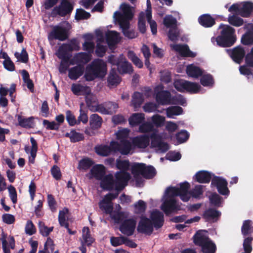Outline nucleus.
<instances>
[{
  "mask_svg": "<svg viewBox=\"0 0 253 253\" xmlns=\"http://www.w3.org/2000/svg\"><path fill=\"white\" fill-rule=\"evenodd\" d=\"M157 174L156 169L151 165L147 166L143 163V179H152Z\"/></svg>",
  "mask_w": 253,
  "mask_h": 253,
  "instance_id": "nucleus-37",
  "label": "nucleus"
},
{
  "mask_svg": "<svg viewBox=\"0 0 253 253\" xmlns=\"http://www.w3.org/2000/svg\"><path fill=\"white\" fill-rule=\"evenodd\" d=\"M200 83L204 86H212L214 84L213 77L211 74L202 75Z\"/></svg>",
  "mask_w": 253,
  "mask_h": 253,
  "instance_id": "nucleus-55",
  "label": "nucleus"
},
{
  "mask_svg": "<svg viewBox=\"0 0 253 253\" xmlns=\"http://www.w3.org/2000/svg\"><path fill=\"white\" fill-rule=\"evenodd\" d=\"M108 60L111 64L116 65L119 72L121 74L130 73L132 72L131 64L126 61L123 55H121L118 59L111 55L109 56Z\"/></svg>",
  "mask_w": 253,
  "mask_h": 253,
  "instance_id": "nucleus-8",
  "label": "nucleus"
},
{
  "mask_svg": "<svg viewBox=\"0 0 253 253\" xmlns=\"http://www.w3.org/2000/svg\"><path fill=\"white\" fill-rule=\"evenodd\" d=\"M96 34L97 39L95 53L98 56L102 57L107 50L106 44L107 43L105 42L103 35L100 31L97 32Z\"/></svg>",
  "mask_w": 253,
  "mask_h": 253,
  "instance_id": "nucleus-17",
  "label": "nucleus"
},
{
  "mask_svg": "<svg viewBox=\"0 0 253 253\" xmlns=\"http://www.w3.org/2000/svg\"><path fill=\"white\" fill-rule=\"evenodd\" d=\"M161 209L166 215L180 210V206L174 198H166L161 206Z\"/></svg>",
  "mask_w": 253,
  "mask_h": 253,
  "instance_id": "nucleus-11",
  "label": "nucleus"
},
{
  "mask_svg": "<svg viewBox=\"0 0 253 253\" xmlns=\"http://www.w3.org/2000/svg\"><path fill=\"white\" fill-rule=\"evenodd\" d=\"M68 210L67 208H64L59 211L58 215V221L60 225L65 228L68 227Z\"/></svg>",
  "mask_w": 253,
  "mask_h": 253,
  "instance_id": "nucleus-45",
  "label": "nucleus"
},
{
  "mask_svg": "<svg viewBox=\"0 0 253 253\" xmlns=\"http://www.w3.org/2000/svg\"><path fill=\"white\" fill-rule=\"evenodd\" d=\"M68 49L70 51L78 50L80 49V43L76 40H72L70 43L62 45V49Z\"/></svg>",
  "mask_w": 253,
  "mask_h": 253,
  "instance_id": "nucleus-57",
  "label": "nucleus"
},
{
  "mask_svg": "<svg viewBox=\"0 0 253 253\" xmlns=\"http://www.w3.org/2000/svg\"><path fill=\"white\" fill-rule=\"evenodd\" d=\"M120 11L114 14V18L118 22L122 29L124 35L128 38L135 37V33L129 30V21L132 19L134 8L128 4L124 3L120 6Z\"/></svg>",
  "mask_w": 253,
  "mask_h": 253,
  "instance_id": "nucleus-2",
  "label": "nucleus"
},
{
  "mask_svg": "<svg viewBox=\"0 0 253 253\" xmlns=\"http://www.w3.org/2000/svg\"><path fill=\"white\" fill-rule=\"evenodd\" d=\"M147 22L150 25L152 34L156 35L157 33V24L156 21L152 19V14L149 13L146 15Z\"/></svg>",
  "mask_w": 253,
  "mask_h": 253,
  "instance_id": "nucleus-60",
  "label": "nucleus"
},
{
  "mask_svg": "<svg viewBox=\"0 0 253 253\" xmlns=\"http://www.w3.org/2000/svg\"><path fill=\"white\" fill-rule=\"evenodd\" d=\"M151 145L152 148H156L162 141L161 136L156 132H153L150 135Z\"/></svg>",
  "mask_w": 253,
  "mask_h": 253,
  "instance_id": "nucleus-58",
  "label": "nucleus"
},
{
  "mask_svg": "<svg viewBox=\"0 0 253 253\" xmlns=\"http://www.w3.org/2000/svg\"><path fill=\"white\" fill-rule=\"evenodd\" d=\"M116 167L120 170L115 173V179L111 174L105 176L100 182L101 187L104 189L120 191L126 185L130 175L126 171L129 169L130 165L127 160L117 159Z\"/></svg>",
  "mask_w": 253,
  "mask_h": 253,
  "instance_id": "nucleus-1",
  "label": "nucleus"
},
{
  "mask_svg": "<svg viewBox=\"0 0 253 253\" xmlns=\"http://www.w3.org/2000/svg\"><path fill=\"white\" fill-rule=\"evenodd\" d=\"M220 35L216 38L217 44L223 47L231 46L236 41L235 30L228 25L221 24Z\"/></svg>",
  "mask_w": 253,
  "mask_h": 253,
  "instance_id": "nucleus-4",
  "label": "nucleus"
},
{
  "mask_svg": "<svg viewBox=\"0 0 253 253\" xmlns=\"http://www.w3.org/2000/svg\"><path fill=\"white\" fill-rule=\"evenodd\" d=\"M106 42L109 47L112 49L115 45L117 44L121 40V37L118 33L114 31H109L105 34Z\"/></svg>",
  "mask_w": 253,
  "mask_h": 253,
  "instance_id": "nucleus-26",
  "label": "nucleus"
},
{
  "mask_svg": "<svg viewBox=\"0 0 253 253\" xmlns=\"http://www.w3.org/2000/svg\"><path fill=\"white\" fill-rule=\"evenodd\" d=\"M118 193L108 194L104 196L99 203L100 209L106 213L110 214L112 218H113L116 223H119L124 216V213L123 212H117V213H114L112 212L113 204L111 201L112 200L116 198L118 196Z\"/></svg>",
  "mask_w": 253,
  "mask_h": 253,
  "instance_id": "nucleus-5",
  "label": "nucleus"
},
{
  "mask_svg": "<svg viewBox=\"0 0 253 253\" xmlns=\"http://www.w3.org/2000/svg\"><path fill=\"white\" fill-rule=\"evenodd\" d=\"M30 141L32 144L31 150L28 146H25V151L27 154H30L29 156V163L34 164L37 155L38 146L36 141L33 137H31Z\"/></svg>",
  "mask_w": 253,
  "mask_h": 253,
  "instance_id": "nucleus-29",
  "label": "nucleus"
},
{
  "mask_svg": "<svg viewBox=\"0 0 253 253\" xmlns=\"http://www.w3.org/2000/svg\"><path fill=\"white\" fill-rule=\"evenodd\" d=\"M102 123V119L97 114H92L89 118L90 127H87L84 130L85 134L88 135H92L94 134V130L101 127Z\"/></svg>",
  "mask_w": 253,
  "mask_h": 253,
  "instance_id": "nucleus-13",
  "label": "nucleus"
},
{
  "mask_svg": "<svg viewBox=\"0 0 253 253\" xmlns=\"http://www.w3.org/2000/svg\"><path fill=\"white\" fill-rule=\"evenodd\" d=\"M2 247L4 253H10L9 248L13 249L14 246V240L13 237H10L9 239L8 243L6 240L5 236H3L1 238Z\"/></svg>",
  "mask_w": 253,
  "mask_h": 253,
  "instance_id": "nucleus-47",
  "label": "nucleus"
},
{
  "mask_svg": "<svg viewBox=\"0 0 253 253\" xmlns=\"http://www.w3.org/2000/svg\"><path fill=\"white\" fill-rule=\"evenodd\" d=\"M170 104L180 105L184 106L186 104V101L183 96L181 94H178L174 96L171 95Z\"/></svg>",
  "mask_w": 253,
  "mask_h": 253,
  "instance_id": "nucleus-52",
  "label": "nucleus"
},
{
  "mask_svg": "<svg viewBox=\"0 0 253 253\" xmlns=\"http://www.w3.org/2000/svg\"><path fill=\"white\" fill-rule=\"evenodd\" d=\"M241 43L245 45L251 46L253 45V33L247 31L243 34L241 39Z\"/></svg>",
  "mask_w": 253,
  "mask_h": 253,
  "instance_id": "nucleus-51",
  "label": "nucleus"
},
{
  "mask_svg": "<svg viewBox=\"0 0 253 253\" xmlns=\"http://www.w3.org/2000/svg\"><path fill=\"white\" fill-rule=\"evenodd\" d=\"M164 88L163 85H158L154 88L156 102L161 105H169L171 94L170 91Z\"/></svg>",
  "mask_w": 253,
  "mask_h": 253,
  "instance_id": "nucleus-9",
  "label": "nucleus"
},
{
  "mask_svg": "<svg viewBox=\"0 0 253 253\" xmlns=\"http://www.w3.org/2000/svg\"><path fill=\"white\" fill-rule=\"evenodd\" d=\"M154 224L150 220L143 216V234L150 235L153 231Z\"/></svg>",
  "mask_w": 253,
  "mask_h": 253,
  "instance_id": "nucleus-53",
  "label": "nucleus"
},
{
  "mask_svg": "<svg viewBox=\"0 0 253 253\" xmlns=\"http://www.w3.org/2000/svg\"><path fill=\"white\" fill-rule=\"evenodd\" d=\"M82 246L80 247V250L82 253H86L85 245L89 246L94 241V239L91 236L89 233V229L88 227H84L82 229V236L80 239ZM72 253H78L77 252H73Z\"/></svg>",
  "mask_w": 253,
  "mask_h": 253,
  "instance_id": "nucleus-14",
  "label": "nucleus"
},
{
  "mask_svg": "<svg viewBox=\"0 0 253 253\" xmlns=\"http://www.w3.org/2000/svg\"><path fill=\"white\" fill-rule=\"evenodd\" d=\"M201 88V85L198 83L187 81L185 91L190 93H197Z\"/></svg>",
  "mask_w": 253,
  "mask_h": 253,
  "instance_id": "nucleus-54",
  "label": "nucleus"
},
{
  "mask_svg": "<svg viewBox=\"0 0 253 253\" xmlns=\"http://www.w3.org/2000/svg\"><path fill=\"white\" fill-rule=\"evenodd\" d=\"M73 6L69 1L63 0L60 4L55 7L52 10L53 14H58L61 16L70 13L73 10Z\"/></svg>",
  "mask_w": 253,
  "mask_h": 253,
  "instance_id": "nucleus-15",
  "label": "nucleus"
},
{
  "mask_svg": "<svg viewBox=\"0 0 253 253\" xmlns=\"http://www.w3.org/2000/svg\"><path fill=\"white\" fill-rule=\"evenodd\" d=\"M245 50L241 46L235 47L232 50L230 56L232 59L237 63L240 64L245 56Z\"/></svg>",
  "mask_w": 253,
  "mask_h": 253,
  "instance_id": "nucleus-28",
  "label": "nucleus"
},
{
  "mask_svg": "<svg viewBox=\"0 0 253 253\" xmlns=\"http://www.w3.org/2000/svg\"><path fill=\"white\" fill-rule=\"evenodd\" d=\"M210 204L214 207H220L222 202V198L216 193H213L209 197Z\"/></svg>",
  "mask_w": 253,
  "mask_h": 253,
  "instance_id": "nucleus-56",
  "label": "nucleus"
},
{
  "mask_svg": "<svg viewBox=\"0 0 253 253\" xmlns=\"http://www.w3.org/2000/svg\"><path fill=\"white\" fill-rule=\"evenodd\" d=\"M96 153L102 156H107L117 151H119L118 144L114 141H111L110 146L105 145L97 146L95 148Z\"/></svg>",
  "mask_w": 253,
  "mask_h": 253,
  "instance_id": "nucleus-12",
  "label": "nucleus"
},
{
  "mask_svg": "<svg viewBox=\"0 0 253 253\" xmlns=\"http://www.w3.org/2000/svg\"><path fill=\"white\" fill-rule=\"evenodd\" d=\"M71 90L73 93L77 95H84L86 93L90 91V88L88 87L76 84H73L72 85Z\"/></svg>",
  "mask_w": 253,
  "mask_h": 253,
  "instance_id": "nucleus-40",
  "label": "nucleus"
},
{
  "mask_svg": "<svg viewBox=\"0 0 253 253\" xmlns=\"http://www.w3.org/2000/svg\"><path fill=\"white\" fill-rule=\"evenodd\" d=\"M107 71L106 62L101 59H95L86 66L84 78L88 81H92L97 78H103Z\"/></svg>",
  "mask_w": 253,
  "mask_h": 253,
  "instance_id": "nucleus-3",
  "label": "nucleus"
},
{
  "mask_svg": "<svg viewBox=\"0 0 253 253\" xmlns=\"http://www.w3.org/2000/svg\"><path fill=\"white\" fill-rule=\"evenodd\" d=\"M211 185L216 187L218 193L223 196H228L229 195L230 191L227 187L228 182L227 180L221 177L214 176L211 179Z\"/></svg>",
  "mask_w": 253,
  "mask_h": 253,
  "instance_id": "nucleus-10",
  "label": "nucleus"
},
{
  "mask_svg": "<svg viewBox=\"0 0 253 253\" xmlns=\"http://www.w3.org/2000/svg\"><path fill=\"white\" fill-rule=\"evenodd\" d=\"M187 82L182 79L175 80L173 83L174 87L178 91L184 92L186 89Z\"/></svg>",
  "mask_w": 253,
  "mask_h": 253,
  "instance_id": "nucleus-61",
  "label": "nucleus"
},
{
  "mask_svg": "<svg viewBox=\"0 0 253 253\" xmlns=\"http://www.w3.org/2000/svg\"><path fill=\"white\" fill-rule=\"evenodd\" d=\"M221 213L218 210L213 208L206 210L202 214L203 218L206 222H216L221 216Z\"/></svg>",
  "mask_w": 253,
  "mask_h": 253,
  "instance_id": "nucleus-19",
  "label": "nucleus"
},
{
  "mask_svg": "<svg viewBox=\"0 0 253 253\" xmlns=\"http://www.w3.org/2000/svg\"><path fill=\"white\" fill-rule=\"evenodd\" d=\"M172 48L183 57H194L196 56V54L190 50L187 44H176L173 45Z\"/></svg>",
  "mask_w": 253,
  "mask_h": 253,
  "instance_id": "nucleus-25",
  "label": "nucleus"
},
{
  "mask_svg": "<svg viewBox=\"0 0 253 253\" xmlns=\"http://www.w3.org/2000/svg\"><path fill=\"white\" fill-rule=\"evenodd\" d=\"M253 10V3L250 1L243 2L240 9V15L243 17H248Z\"/></svg>",
  "mask_w": 253,
  "mask_h": 253,
  "instance_id": "nucleus-35",
  "label": "nucleus"
},
{
  "mask_svg": "<svg viewBox=\"0 0 253 253\" xmlns=\"http://www.w3.org/2000/svg\"><path fill=\"white\" fill-rule=\"evenodd\" d=\"M142 115L140 113L133 114L129 119V124L132 126H139V131H141L142 127Z\"/></svg>",
  "mask_w": 253,
  "mask_h": 253,
  "instance_id": "nucleus-42",
  "label": "nucleus"
},
{
  "mask_svg": "<svg viewBox=\"0 0 253 253\" xmlns=\"http://www.w3.org/2000/svg\"><path fill=\"white\" fill-rule=\"evenodd\" d=\"M176 20L170 15H166L163 19V24L167 28H172L176 25Z\"/></svg>",
  "mask_w": 253,
  "mask_h": 253,
  "instance_id": "nucleus-62",
  "label": "nucleus"
},
{
  "mask_svg": "<svg viewBox=\"0 0 253 253\" xmlns=\"http://www.w3.org/2000/svg\"><path fill=\"white\" fill-rule=\"evenodd\" d=\"M131 173L133 175V180L137 185H140L141 183L142 175V164L134 163L131 166Z\"/></svg>",
  "mask_w": 253,
  "mask_h": 253,
  "instance_id": "nucleus-22",
  "label": "nucleus"
},
{
  "mask_svg": "<svg viewBox=\"0 0 253 253\" xmlns=\"http://www.w3.org/2000/svg\"><path fill=\"white\" fill-rule=\"evenodd\" d=\"M39 227L40 233L44 236H47L53 229V227H48L45 226L42 221L39 222Z\"/></svg>",
  "mask_w": 253,
  "mask_h": 253,
  "instance_id": "nucleus-64",
  "label": "nucleus"
},
{
  "mask_svg": "<svg viewBox=\"0 0 253 253\" xmlns=\"http://www.w3.org/2000/svg\"><path fill=\"white\" fill-rule=\"evenodd\" d=\"M121 81L115 70L112 69L108 78V83L110 86L117 85Z\"/></svg>",
  "mask_w": 253,
  "mask_h": 253,
  "instance_id": "nucleus-48",
  "label": "nucleus"
},
{
  "mask_svg": "<svg viewBox=\"0 0 253 253\" xmlns=\"http://www.w3.org/2000/svg\"><path fill=\"white\" fill-rule=\"evenodd\" d=\"M83 37L84 39V42L83 44V49L90 54L93 52L94 48L93 35L91 34H87L84 35Z\"/></svg>",
  "mask_w": 253,
  "mask_h": 253,
  "instance_id": "nucleus-30",
  "label": "nucleus"
},
{
  "mask_svg": "<svg viewBox=\"0 0 253 253\" xmlns=\"http://www.w3.org/2000/svg\"><path fill=\"white\" fill-rule=\"evenodd\" d=\"M229 24L235 27H240L243 25L244 20L235 14H230L228 17Z\"/></svg>",
  "mask_w": 253,
  "mask_h": 253,
  "instance_id": "nucleus-50",
  "label": "nucleus"
},
{
  "mask_svg": "<svg viewBox=\"0 0 253 253\" xmlns=\"http://www.w3.org/2000/svg\"><path fill=\"white\" fill-rule=\"evenodd\" d=\"M190 184L185 181L180 184V187L177 188L178 192V196L180 197L181 200L183 202H187L190 198Z\"/></svg>",
  "mask_w": 253,
  "mask_h": 253,
  "instance_id": "nucleus-27",
  "label": "nucleus"
},
{
  "mask_svg": "<svg viewBox=\"0 0 253 253\" xmlns=\"http://www.w3.org/2000/svg\"><path fill=\"white\" fill-rule=\"evenodd\" d=\"M105 174V167L102 165L98 164L91 168L90 172L87 174V176L90 179L94 178L97 180L102 179L101 180H102L105 177H104Z\"/></svg>",
  "mask_w": 253,
  "mask_h": 253,
  "instance_id": "nucleus-16",
  "label": "nucleus"
},
{
  "mask_svg": "<svg viewBox=\"0 0 253 253\" xmlns=\"http://www.w3.org/2000/svg\"><path fill=\"white\" fill-rule=\"evenodd\" d=\"M65 136L69 137L72 142H76L84 139L83 134L77 132L76 130H72L69 132L65 134Z\"/></svg>",
  "mask_w": 253,
  "mask_h": 253,
  "instance_id": "nucleus-46",
  "label": "nucleus"
},
{
  "mask_svg": "<svg viewBox=\"0 0 253 253\" xmlns=\"http://www.w3.org/2000/svg\"><path fill=\"white\" fill-rule=\"evenodd\" d=\"M186 73L189 77L198 78L202 76L203 71L200 68L191 64L187 67Z\"/></svg>",
  "mask_w": 253,
  "mask_h": 253,
  "instance_id": "nucleus-36",
  "label": "nucleus"
},
{
  "mask_svg": "<svg viewBox=\"0 0 253 253\" xmlns=\"http://www.w3.org/2000/svg\"><path fill=\"white\" fill-rule=\"evenodd\" d=\"M150 218V220L154 224V227L157 229L162 227L164 224V214L157 210H155L151 212Z\"/></svg>",
  "mask_w": 253,
  "mask_h": 253,
  "instance_id": "nucleus-21",
  "label": "nucleus"
},
{
  "mask_svg": "<svg viewBox=\"0 0 253 253\" xmlns=\"http://www.w3.org/2000/svg\"><path fill=\"white\" fill-rule=\"evenodd\" d=\"M189 134L185 130H182L176 134V138L179 143L185 142L189 138Z\"/></svg>",
  "mask_w": 253,
  "mask_h": 253,
  "instance_id": "nucleus-63",
  "label": "nucleus"
},
{
  "mask_svg": "<svg viewBox=\"0 0 253 253\" xmlns=\"http://www.w3.org/2000/svg\"><path fill=\"white\" fill-rule=\"evenodd\" d=\"M136 222L132 219L125 220L120 226L121 232L126 235L130 236L133 234L135 228Z\"/></svg>",
  "mask_w": 253,
  "mask_h": 253,
  "instance_id": "nucleus-23",
  "label": "nucleus"
},
{
  "mask_svg": "<svg viewBox=\"0 0 253 253\" xmlns=\"http://www.w3.org/2000/svg\"><path fill=\"white\" fill-rule=\"evenodd\" d=\"M199 23L206 28L211 27L215 23V19L210 14H205L198 18Z\"/></svg>",
  "mask_w": 253,
  "mask_h": 253,
  "instance_id": "nucleus-33",
  "label": "nucleus"
},
{
  "mask_svg": "<svg viewBox=\"0 0 253 253\" xmlns=\"http://www.w3.org/2000/svg\"><path fill=\"white\" fill-rule=\"evenodd\" d=\"M134 212L136 214H138V217L141 219L139 225L137 228V230L139 232L142 231V228L141 227V221L142 220V201L139 200L134 205Z\"/></svg>",
  "mask_w": 253,
  "mask_h": 253,
  "instance_id": "nucleus-41",
  "label": "nucleus"
},
{
  "mask_svg": "<svg viewBox=\"0 0 253 253\" xmlns=\"http://www.w3.org/2000/svg\"><path fill=\"white\" fill-rule=\"evenodd\" d=\"M84 95L88 107L92 111H96L97 106L99 105L97 103L96 96L91 94L90 91L88 93H86Z\"/></svg>",
  "mask_w": 253,
  "mask_h": 253,
  "instance_id": "nucleus-39",
  "label": "nucleus"
},
{
  "mask_svg": "<svg viewBox=\"0 0 253 253\" xmlns=\"http://www.w3.org/2000/svg\"><path fill=\"white\" fill-rule=\"evenodd\" d=\"M201 247L203 253H215L216 250L215 244L211 239Z\"/></svg>",
  "mask_w": 253,
  "mask_h": 253,
  "instance_id": "nucleus-43",
  "label": "nucleus"
},
{
  "mask_svg": "<svg viewBox=\"0 0 253 253\" xmlns=\"http://www.w3.org/2000/svg\"><path fill=\"white\" fill-rule=\"evenodd\" d=\"M17 119L19 125L23 127L32 128L35 126V118L33 117L25 118L18 115L17 116Z\"/></svg>",
  "mask_w": 253,
  "mask_h": 253,
  "instance_id": "nucleus-34",
  "label": "nucleus"
},
{
  "mask_svg": "<svg viewBox=\"0 0 253 253\" xmlns=\"http://www.w3.org/2000/svg\"><path fill=\"white\" fill-rule=\"evenodd\" d=\"M165 118L160 115H154L152 117V123L157 127H160L164 126Z\"/></svg>",
  "mask_w": 253,
  "mask_h": 253,
  "instance_id": "nucleus-59",
  "label": "nucleus"
},
{
  "mask_svg": "<svg viewBox=\"0 0 253 253\" xmlns=\"http://www.w3.org/2000/svg\"><path fill=\"white\" fill-rule=\"evenodd\" d=\"M69 78L72 80H76L81 77L84 73V66L78 65L70 68L68 70Z\"/></svg>",
  "mask_w": 253,
  "mask_h": 253,
  "instance_id": "nucleus-32",
  "label": "nucleus"
},
{
  "mask_svg": "<svg viewBox=\"0 0 253 253\" xmlns=\"http://www.w3.org/2000/svg\"><path fill=\"white\" fill-rule=\"evenodd\" d=\"M207 231L205 230L197 231L193 237V243L196 246L201 247L210 239L206 234Z\"/></svg>",
  "mask_w": 253,
  "mask_h": 253,
  "instance_id": "nucleus-24",
  "label": "nucleus"
},
{
  "mask_svg": "<svg viewBox=\"0 0 253 253\" xmlns=\"http://www.w3.org/2000/svg\"><path fill=\"white\" fill-rule=\"evenodd\" d=\"M71 26L69 23L63 22L53 28L48 38L49 39H55L61 41H64L68 38V32Z\"/></svg>",
  "mask_w": 253,
  "mask_h": 253,
  "instance_id": "nucleus-7",
  "label": "nucleus"
},
{
  "mask_svg": "<svg viewBox=\"0 0 253 253\" xmlns=\"http://www.w3.org/2000/svg\"><path fill=\"white\" fill-rule=\"evenodd\" d=\"M119 105L115 102H108L97 106L96 111L104 114H112L116 112Z\"/></svg>",
  "mask_w": 253,
  "mask_h": 253,
  "instance_id": "nucleus-20",
  "label": "nucleus"
},
{
  "mask_svg": "<svg viewBox=\"0 0 253 253\" xmlns=\"http://www.w3.org/2000/svg\"><path fill=\"white\" fill-rule=\"evenodd\" d=\"M92 58V55L90 53L80 52L76 54L73 58L70 61V65L79 64L84 66V64L88 63Z\"/></svg>",
  "mask_w": 253,
  "mask_h": 253,
  "instance_id": "nucleus-18",
  "label": "nucleus"
},
{
  "mask_svg": "<svg viewBox=\"0 0 253 253\" xmlns=\"http://www.w3.org/2000/svg\"><path fill=\"white\" fill-rule=\"evenodd\" d=\"M242 234L244 236L251 235L253 232V227L252 225V221L248 219L244 221L241 228Z\"/></svg>",
  "mask_w": 253,
  "mask_h": 253,
  "instance_id": "nucleus-44",
  "label": "nucleus"
},
{
  "mask_svg": "<svg viewBox=\"0 0 253 253\" xmlns=\"http://www.w3.org/2000/svg\"><path fill=\"white\" fill-rule=\"evenodd\" d=\"M119 147V151L122 154L126 155L130 153L132 145L126 139L129 134V130L126 128L119 130L116 133Z\"/></svg>",
  "mask_w": 253,
  "mask_h": 253,
  "instance_id": "nucleus-6",
  "label": "nucleus"
},
{
  "mask_svg": "<svg viewBox=\"0 0 253 253\" xmlns=\"http://www.w3.org/2000/svg\"><path fill=\"white\" fill-rule=\"evenodd\" d=\"M167 116L168 118H172L174 115H180L183 113V109L178 106H171L167 109Z\"/></svg>",
  "mask_w": 253,
  "mask_h": 253,
  "instance_id": "nucleus-49",
  "label": "nucleus"
},
{
  "mask_svg": "<svg viewBox=\"0 0 253 253\" xmlns=\"http://www.w3.org/2000/svg\"><path fill=\"white\" fill-rule=\"evenodd\" d=\"M142 103V94L140 92H135L132 96L130 106L134 111H137L140 108Z\"/></svg>",
  "mask_w": 253,
  "mask_h": 253,
  "instance_id": "nucleus-38",
  "label": "nucleus"
},
{
  "mask_svg": "<svg viewBox=\"0 0 253 253\" xmlns=\"http://www.w3.org/2000/svg\"><path fill=\"white\" fill-rule=\"evenodd\" d=\"M195 180L200 183H208L211 179V174L206 170H201L197 172L195 175Z\"/></svg>",
  "mask_w": 253,
  "mask_h": 253,
  "instance_id": "nucleus-31",
  "label": "nucleus"
}]
</instances>
